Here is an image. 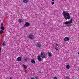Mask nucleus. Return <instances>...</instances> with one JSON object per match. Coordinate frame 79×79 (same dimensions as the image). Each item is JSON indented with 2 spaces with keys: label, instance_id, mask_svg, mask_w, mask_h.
Here are the masks:
<instances>
[{
  "label": "nucleus",
  "instance_id": "nucleus-1",
  "mask_svg": "<svg viewBox=\"0 0 79 79\" xmlns=\"http://www.w3.org/2000/svg\"><path fill=\"white\" fill-rule=\"evenodd\" d=\"M63 15L65 20L70 19V15L69 13H66V12L64 11L63 12Z\"/></svg>",
  "mask_w": 79,
  "mask_h": 79
},
{
  "label": "nucleus",
  "instance_id": "nucleus-2",
  "mask_svg": "<svg viewBox=\"0 0 79 79\" xmlns=\"http://www.w3.org/2000/svg\"><path fill=\"white\" fill-rule=\"evenodd\" d=\"M40 56L42 58H45V54L44 53L41 52Z\"/></svg>",
  "mask_w": 79,
  "mask_h": 79
},
{
  "label": "nucleus",
  "instance_id": "nucleus-3",
  "mask_svg": "<svg viewBox=\"0 0 79 79\" xmlns=\"http://www.w3.org/2000/svg\"><path fill=\"white\" fill-rule=\"evenodd\" d=\"M73 19H71L70 21L68 22H66L64 23L65 24H71L72 23Z\"/></svg>",
  "mask_w": 79,
  "mask_h": 79
},
{
  "label": "nucleus",
  "instance_id": "nucleus-4",
  "mask_svg": "<svg viewBox=\"0 0 79 79\" xmlns=\"http://www.w3.org/2000/svg\"><path fill=\"white\" fill-rule=\"evenodd\" d=\"M28 37L30 39H33L34 38V35H29Z\"/></svg>",
  "mask_w": 79,
  "mask_h": 79
},
{
  "label": "nucleus",
  "instance_id": "nucleus-5",
  "mask_svg": "<svg viewBox=\"0 0 79 79\" xmlns=\"http://www.w3.org/2000/svg\"><path fill=\"white\" fill-rule=\"evenodd\" d=\"M1 29L2 31L5 30V27H3V23H1Z\"/></svg>",
  "mask_w": 79,
  "mask_h": 79
},
{
  "label": "nucleus",
  "instance_id": "nucleus-6",
  "mask_svg": "<svg viewBox=\"0 0 79 79\" xmlns=\"http://www.w3.org/2000/svg\"><path fill=\"white\" fill-rule=\"evenodd\" d=\"M30 26L29 23L28 22H26L24 24V26H26V27H29Z\"/></svg>",
  "mask_w": 79,
  "mask_h": 79
},
{
  "label": "nucleus",
  "instance_id": "nucleus-7",
  "mask_svg": "<svg viewBox=\"0 0 79 79\" xmlns=\"http://www.w3.org/2000/svg\"><path fill=\"white\" fill-rule=\"evenodd\" d=\"M36 47H39V48H40V46H41V44H40V43H37V44L36 45Z\"/></svg>",
  "mask_w": 79,
  "mask_h": 79
},
{
  "label": "nucleus",
  "instance_id": "nucleus-8",
  "mask_svg": "<svg viewBox=\"0 0 79 79\" xmlns=\"http://www.w3.org/2000/svg\"><path fill=\"white\" fill-rule=\"evenodd\" d=\"M69 40V38L68 37H65L64 39V41H68V40Z\"/></svg>",
  "mask_w": 79,
  "mask_h": 79
},
{
  "label": "nucleus",
  "instance_id": "nucleus-9",
  "mask_svg": "<svg viewBox=\"0 0 79 79\" xmlns=\"http://www.w3.org/2000/svg\"><path fill=\"white\" fill-rule=\"evenodd\" d=\"M17 61H21V58L19 57L17 58Z\"/></svg>",
  "mask_w": 79,
  "mask_h": 79
},
{
  "label": "nucleus",
  "instance_id": "nucleus-10",
  "mask_svg": "<svg viewBox=\"0 0 79 79\" xmlns=\"http://www.w3.org/2000/svg\"><path fill=\"white\" fill-rule=\"evenodd\" d=\"M23 2L24 3H27L28 2V0H23Z\"/></svg>",
  "mask_w": 79,
  "mask_h": 79
},
{
  "label": "nucleus",
  "instance_id": "nucleus-11",
  "mask_svg": "<svg viewBox=\"0 0 79 79\" xmlns=\"http://www.w3.org/2000/svg\"><path fill=\"white\" fill-rule=\"evenodd\" d=\"M38 60H39V61H42V59H41V58L40 57V56H38Z\"/></svg>",
  "mask_w": 79,
  "mask_h": 79
},
{
  "label": "nucleus",
  "instance_id": "nucleus-12",
  "mask_svg": "<svg viewBox=\"0 0 79 79\" xmlns=\"http://www.w3.org/2000/svg\"><path fill=\"white\" fill-rule=\"evenodd\" d=\"M18 21L19 23H21L22 22H23V19H19L18 20Z\"/></svg>",
  "mask_w": 79,
  "mask_h": 79
},
{
  "label": "nucleus",
  "instance_id": "nucleus-13",
  "mask_svg": "<svg viewBox=\"0 0 79 79\" xmlns=\"http://www.w3.org/2000/svg\"><path fill=\"white\" fill-rule=\"evenodd\" d=\"M55 48H58V49H60V48H59V46L57 44H56Z\"/></svg>",
  "mask_w": 79,
  "mask_h": 79
},
{
  "label": "nucleus",
  "instance_id": "nucleus-14",
  "mask_svg": "<svg viewBox=\"0 0 79 79\" xmlns=\"http://www.w3.org/2000/svg\"><path fill=\"white\" fill-rule=\"evenodd\" d=\"M66 68L67 69H69L70 68V66L69 65H67Z\"/></svg>",
  "mask_w": 79,
  "mask_h": 79
},
{
  "label": "nucleus",
  "instance_id": "nucleus-15",
  "mask_svg": "<svg viewBox=\"0 0 79 79\" xmlns=\"http://www.w3.org/2000/svg\"><path fill=\"white\" fill-rule=\"evenodd\" d=\"M31 62L32 63H35V60H31Z\"/></svg>",
  "mask_w": 79,
  "mask_h": 79
},
{
  "label": "nucleus",
  "instance_id": "nucleus-16",
  "mask_svg": "<svg viewBox=\"0 0 79 79\" xmlns=\"http://www.w3.org/2000/svg\"><path fill=\"white\" fill-rule=\"evenodd\" d=\"M48 56L49 57H50V56H52V54L50 53H48Z\"/></svg>",
  "mask_w": 79,
  "mask_h": 79
},
{
  "label": "nucleus",
  "instance_id": "nucleus-17",
  "mask_svg": "<svg viewBox=\"0 0 79 79\" xmlns=\"http://www.w3.org/2000/svg\"><path fill=\"white\" fill-rule=\"evenodd\" d=\"M24 61L25 62H27V58H24Z\"/></svg>",
  "mask_w": 79,
  "mask_h": 79
},
{
  "label": "nucleus",
  "instance_id": "nucleus-18",
  "mask_svg": "<svg viewBox=\"0 0 79 79\" xmlns=\"http://www.w3.org/2000/svg\"><path fill=\"white\" fill-rule=\"evenodd\" d=\"M3 33V30H1L0 31V34H2Z\"/></svg>",
  "mask_w": 79,
  "mask_h": 79
},
{
  "label": "nucleus",
  "instance_id": "nucleus-19",
  "mask_svg": "<svg viewBox=\"0 0 79 79\" xmlns=\"http://www.w3.org/2000/svg\"><path fill=\"white\" fill-rule=\"evenodd\" d=\"M23 68H27V66H26V65L24 64H23Z\"/></svg>",
  "mask_w": 79,
  "mask_h": 79
},
{
  "label": "nucleus",
  "instance_id": "nucleus-20",
  "mask_svg": "<svg viewBox=\"0 0 79 79\" xmlns=\"http://www.w3.org/2000/svg\"><path fill=\"white\" fill-rule=\"evenodd\" d=\"M3 46H5L6 44H5V42H3L2 44Z\"/></svg>",
  "mask_w": 79,
  "mask_h": 79
},
{
  "label": "nucleus",
  "instance_id": "nucleus-21",
  "mask_svg": "<svg viewBox=\"0 0 79 79\" xmlns=\"http://www.w3.org/2000/svg\"><path fill=\"white\" fill-rule=\"evenodd\" d=\"M54 79H58V78H57V77H54Z\"/></svg>",
  "mask_w": 79,
  "mask_h": 79
},
{
  "label": "nucleus",
  "instance_id": "nucleus-22",
  "mask_svg": "<svg viewBox=\"0 0 79 79\" xmlns=\"http://www.w3.org/2000/svg\"><path fill=\"white\" fill-rule=\"evenodd\" d=\"M52 5H53V4H54V2H52Z\"/></svg>",
  "mask_w": 79,
  "mask_h": 79
},
{
  "label": "nucleus",
  "instance_id": "nucleus-23",
  "mask_svg": "<svg viewBox=\"0 0 79 79\" xmlns=\"http://www.w3.org/2000/svg\"><path fill=\"white\" fill-rule=\"evenodd\" d=\"M55 49H56V51H58V49H56V48H55Z\"/></svg>",
  "mask_w": 79,
  "mask_h": 79
},
{
  "label": "nucleus",
  "instance_id": "nucleus-24",
  "mask_svg": "<svg viewBox=\"0 0 79 79\" xmlns=\"http://www.w3.org/2000/svg\"><path fill=\"white\" fill-rule=\"evenodd\" d=\"M66 79H69V77H67L66 78Z\"/></svg>",
  "mask_w": 79,
  "mask_h": 79
},
{
  "label": "nucleus",
  "instance_id": "nucleus-25",
  "mask_svg": "<svg viewBox=\"0 0 79 79\" xmlns=\"http://www.w3.org/2000/svg\"><path fill=\"white\" fill-rule=\"evenodd\" d=\"M30 79H35V78H31Z\"/></svg>",
  "mask_w": 79,
  "mask_h": 79
},
{
  "label": "nucleus",
  "instance_id": "nucleus-26",
  "mask_svg": "<svg viewBox=\"0 0 79 79\" xmlns=\"http://www.w3.org/2000/svg\"><path fill=\"white\" fill-rule=\"evenodd\" d=\"M10 79H12V78H11V77H10Z\"/></svg>",
  "mask_w": 79,
  "mask_h": 79
},
{
  "label": "nucleus",
  "instance_id": "nucleus-27",
  "mask_svg": "<svg viewBox=\"0 0 79 79\" xmlns=\"http://www.w3.org/2000/svg\"><path fill=\"white\" fill-rule=\"evenodd\" d=\"M54 0H52V2H53V1H54Z\"/></svg>",
  "mask_w": 79,
  "mask_h": 79
},
{
  "label": "nucleus",
  "instance_id": "nucleus-28",
  "mask_svg": "<svg viewBox=\"0 0 79 79\" xmlns=\"http://www.w3.org/2000/svg\"><path fill=\"white\" fill-rule=\"evenodd\" d=\"M78 54L79 55V52H78Z\"/></svg>",
  "mask_w": 79,
  "mask_h": 79
}]
</instances>
